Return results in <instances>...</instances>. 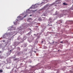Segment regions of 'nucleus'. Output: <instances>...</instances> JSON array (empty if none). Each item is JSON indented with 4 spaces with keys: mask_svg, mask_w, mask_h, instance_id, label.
Instances as JSON below:
<instances>
[{
    "mask_svg": "<svg viewBox=\"0 0 73 73\" xmlns=\"http://www.w3.org/2000/svg\"><path fill=\"white\" fill-rule=\"evenodd\" d=\"M21 17L19 16L18 17V18H19V20H23V19L21 18Z\"/></svg>",
    "mask_w": 73,
    "mask_h": 73,
    "instance_id": "1",
    "label": "nucleus"
},
{
    "mask_svg": "<svg viewBox=\"0 0 73 73\" xmlns=\"http://www.w3.org/2000/svg\"><path fill=\"white\" fill-rule=\"evenodd\" d=\"M35 6H34V5H32V6L31 7H30V9H34V8H33Z\"/></svg>",
    "mask_w": 73,
    "mask_h": 73,
    "instance_id": "2",
    "label": "nucleus"
},
{
    "mask_svg": "<svg viewBox=\"0 0 73 73\" xmlns=\"http://www.w3.org/2000/svg\"><path fill=\"white\" fill-rule=\"evenodd\" d=\"M14 24H15V25H17V22H14Z\"/></svg>",
    "mask_w": 73,
    "mask_h": 73,
    "instance_id": "3",
    "label": "nucleus"
},
{
    "mask_svg": "<svg viewBox=\"0 0 73 73\" xmlns=\"http://www.w3.org/2000/svg\"><path fill=\"white\" fill-rule=\"evenodd\" d=\"M39 21H42V19L40 18L38 19Z\"/></svg>",
    "mask_w": 73,
    "mask_h": 73,
    "instance_id": "4",
    "label": "nucleus"
},
{
    "mask_svg": "<svg viewBox=\"0 0 73 73\" xmlns=\"http://www.w3.org/2000/svg\"><path fill=\"white\" fill-rule=\"evenodd\" d=\"M55 15H58V14L57 13V11H56V12L55 13Z\"/></svg>",
    "mask_w": 73,
    "mask_h": 73,
    "instance_id": "5",
    "label": "nucleus"
},
{
    "mask_svg": "<svg viewBox=\"0 0 73 73\" xmlns=\"http://www.w3.org/2000/svg\"><path fill=\"white\" fill-rule=\"evenodd\" d=\"M14 61H16V60H17V58H16L14 59Z\"/></svg>",
    "mask_w": 73,
    "mask_h": 73,
    "instance_id": "6",
    "label": "nucleus"
},
{
    "mask_svg": "<svg viewBox=\"0 0 73 73\" xmlns=\"http://www.w3.org/2000/svg\"><path fill=\"white\" fill-rule=\"evenodd\" d=\"M49 20L50 21L51 20H52V18H50L49 19Z\"/></svg>",
    "mask_w": 73,
    "mask_h": 73,
    "instance_id": "7",
    "label": "nucleus"
},
{
    "mask_svg": "<svg viewBox=\"0 0 73 73\" xmlns=\"http://www.w3.org/2000/svg\"><path fill=\"white\" fill-rule=\"evenodd\" d=\"M3 72V70H0V72Z\"/></svg>",
    "mask_w": 73,
    "mask_h": 73,
    "instance_id": "8",
    "label": "nucleus"
},
{
    "mask_svg": "<svg viewBox=\"0 0 73 73\" xmlns=\"http://www.w3.org/2000/svg\"><path fill=\"white\" fill-rule=\"evenodd\" d=\"M63 4H64V5H66V4L65 3H63Z\"/></svg>",
    "mask_w": 73,
    "mask_h": 73,
    "instance_id": "9",
    "label": "nucleus"
},
{
    "mask_svg": "<svg viewBox=\"0 0 73 73\" xmlns=\"http://www.w3.org/2000/svg\"><path fill=\"white\" fill-rule=\"evenodd\" d=\"M27 16V15H26L24 17H26V16Z\"/></svg>",
    "mask_w": 73,
    "mask_h": 73,
    "instance_id": "10",
    "label": "nucleus"
},
{
    "mask_svg": "<svg viewBox=\"0 0 73 73\" xmlns=\"http://www.w3.org/2000/svg\"><path fill=\"white\" fill-rule=\"evenodd\" d=\"M61 43H62L63 42V41L60 42Z\"/></svg>",
    "mask_w": 73,
    "mask_h": 73,
    "instance_id": "11",
    "label": "nucleus"
},
{
    "mask_svg": "<svg viewBox=\"0 0 73 73\" xmlns=\"http://www.w3.org/2000/svg\"><path fill=\"white\" fill-rule=\"evenodd\" d=\"M51 22H52V21H50V24H52V23H51Z\"/></svg>",
    "mask_w": 73,
    "mask_h": 73,
    "instance_id": "12",
    "label": "nucleus"
},
{
    "mask_svg": "<svg viewBox=\"0 0 73 73\" xmlns=\"http://www.w3.org/2000/svg\"><path fill=\"white\" fill-rule=\"evenodd\" d=\"M30 16H32V15H30Z\"/></svg>",
    "mask_w": 73,
    "mask_h": 73,
    "instance_id": "13",
    "label": "nucleus"
},
{
    "mask_svg": "<svg viewBox=\"0 0 73 73\" xmlns=\"http://www.w3.org/2000/svg\"><path fill=\"white\" fill-rule=\"evenodd\" d=\"M34 52H35V53H36V51H35Z\"/></svg>",
    "mask_w": 73,
    "mask_h": 73,
    "instance_id": "14",
    "label": "nucleus"
},
{
    "mask_svg": "<svg viewBox=\"0 0 73 73\" xmlns=\"http://www.w3.org/2000/svg\"><path fill=\"white\" fill-rule=\"evenodd\" d=\"M17 21H19V20H18V19H17Z\"/></svg>",
    "mask_w": 73,
    "mask_h": 73,
    "instance_id": "15",
    "label": "nucleus"
},
{
    "mask_svg": "<svg viewBox=\"0 0 73 73\" xmlns=\"http://www.w3.org/2000/svg\"><path fill=\"white\" fill-rule=\"evenodd\" d=\"M43 42V41H42V43Z\"/></svg>",
    "mask_w": 73,
    "mask_h": 73,
    "instance_id": "16",
    "label": "nucleus"
},
{
    "mask_svg": "<svg viewBox=\"0 0 73 73\" xmlns=\"http://www.w3.org/2000/svg\"><path fill=\"white\" fill-rule=\"evenodd\" d=\"M50 25H51V26H52V25H50Z\"/></svg>",
    "mask_w": 73,
    "mask_h": 73,
    "instance_id": "17",
    "label": "nucleus"
},
{
    "mask_svg": "<svg viewBox=\"0 0 73 73\" xmlns=\"http://www.w3.org/2000/svg\"><path fill=\"white\" fill-rule=\"evenodd\" d=\"M48 25H49V26H50V25H49V24H48Z\"/></svg>",
    "mask_w": 73,
    "mask_h": 73,
    "instance_id": "18",
    "label": "nucleus"
},
{
    "mask_svg": "<svg viewBox=\"0 0 73 73\" xmlns=\"http://www.w3.org/2000/svg\"><path fill=\"white\" fill-rule=\"evenodd\" d=\"M10 52H11V50H10Z\"/></svg>",
    "mask_w": 73,
    "mask_h": 73,
    "instance_id": "19",
    "label": "nucleus"
},
{
    "mask_svg": "<svg viewBox=\"0 0 73 73\" xmlns=\"http://www.w3.org/2000/svg\"><path fill=\"white\" fill-rule=\"evenodd\" d=\"M15 57H14L13 58H15Z\"/></svg>",
    "mask_w": 73,
    "mask_h": 73,
    "instance_id": "20",
    "label": "nucleus"
},
{
    "mask_svg": "<svg viewBox=\"0 0 73 73\" xmlns=\"http://www.w3.org/2000/svg\"><path fill=\"white\" fill-rule=\"evenodd\" d=\"M61 23H62V22L61 21Z\"/></svg>",
    "mask_w": 73,
    "mask_h": 73,
    "instance_id": "21",
    "label": "nucleus"
},
{
    "mask_svg": "<svg viewBox=\"0 0 73 73\" xmlns=\"http://www.w3.org/2000/svg\"><path fill=\"white\" fill-rule=\"evenodd\" d=\"M58 51H59V50H58Z\"/></svg>",
    "mask_w": 73,
    "mask_h": 73,
    "instance_id": "22",
    "label": "nucleus"
}]
</instances>
